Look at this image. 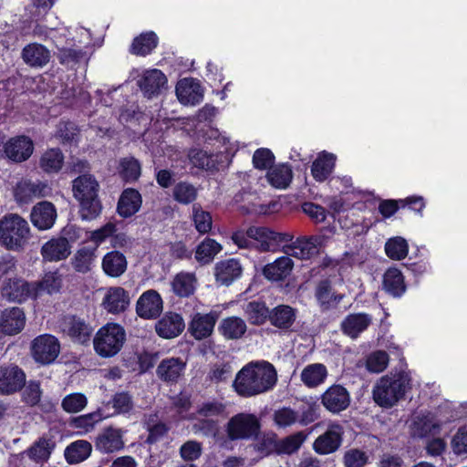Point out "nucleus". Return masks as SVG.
Instances as JSON below:
<instances>
[{
	"label": "nucleus",
	"instance_id": "nucleus-60",
	"mask_svg": "<svg viewBox=\"0 0 467 467\" xmlns=\"http://www.w3.org/2000/svg\"><path fill=\"white\" fill-rule=\"evenodd\" d=\"M202 452V443L196 441H188L180 448V456L186 462L198 460Z\"/></svg>",
	"mask_w": 467,
	"mask_h": 467
},
{
	"label": "nucleus",
	"instance_id": "nucleus-17",
	"mask_svg": "<svg viewBox=\"0 0 467 467\" xmlns=\"http://www.w3.org/2000/svg\"><path fill=\"white\" fill-rule=\"evenodd\" d=\"M130 303L129 294L124 288L112 286L106 290L101 306L110 314H119L129 307Z\"/></svg>",
	"mask_w": 467,
	"mask_h": 467
},
{
	"label": "nucleus",
	"instance_id": "nucleus-39",
	"mask_svg": "<svg viewBox=\"0 0 467 467\" xmlns=\"http://www.w3.org/2000/svg\"><path fill=\"white\" fill-rule=\"evenodd\" d=\"M384 290L393 296H400L406 290L404 277L397 268H389L383 276Z\"/></svg>",
	"mask_w": 467,
	"mask_h": 467
},
{
	"label": "nucleus",
	"instance_id": "nucleus-45",
	"mask_svg": "<svg viewBox=\"0 0 467 467\" xmlns=\"http://www.w3.org/2000/svg\"><path fill=\"white\" fill-rule=\"evenodd\" d=\"M222 250V246L213 239H204L195 250V260L201 265L211 263L215 255Z\"/></svg>",
	"mask_w": 467,
	"mask_h": 467
},
{
	"label": "nucleus",
	"instance_id": "nucleus-30",
	"mask_svg": "<svg viewBox=\"0 0 467 467\" xmlns=\"http://www.w3.org/2000/svg\"><path fill=\"white\" fill-rule=\"evenodd\" d=\"M141 202V196L137 190L126 189L119 197L118 213L121 217H130L140 210Z\"/></svg>",
	"mask_w": 467,
	"mask_h": 467
},
{
	"label": "nucleus",
	"instance_id": "nucleus-34",
	"mask_svg": "<svg viewBox=\"0 0 467 467\" xmlns=\"http://www.w3.org/2000/svg\"><path fill=\"white\" fill-rule=\"evenodd\" d=\"M293 266L294 262L288 255L281 256L275 262L266 265L263 269V275L269 280H282L289 275Z\"/></svg>",
	"mask_w": 467,
	"mask_h": 467
},
{
	"label": "nucleus",
	"instance_id": "nucleus-54",
	"mask_svg": "<svg viewBox=\"0 0 467 467\" xmlns=\"http://www.w3.org/2000/svg\"><path fill=\"white\" fill-rule=\"evenodd\" d=\"M385 252L389 258L401 260L407 256L409 252L407 241L400 236L391 238L385 244Z\"/></svg>",
	"mask_w": 467,
	"mask_h": 467
},
{
	"label": "nucleus",
	"instance_id": "nucleus-23",
	"mask_svg": "<svg viewBox=\"0 0 467 467\" xmlns=\"http://www.w3.org/2000/svg\"><path fill=\"white\" fill-rule=\"evenodd\" d=\"M243 273V267L236 259L223 260L216 264L214 275L216 282L221 285H230L238 279Z\"/></svg>",
	"mask_w": 467,
	"mask_h": 467
},
{
	"label": "nucleus",
	"instance_id": "nucleus-56",
	"mask_svg": "<svg viewBox=\"0 0 467 467\" xmlns=\"http://www.w3.org/2000/svg\"><path fill=\"white\" fill-rule=\"evenodd\" d=\"M316 297L321 306L327 308L332 302L338 303L342 299V296H336L332 293L331 284L327 279L321 280L316 288Z\"/></svg>",
	"mask_w": 467,
	"mask_h": 467
},
{
	"label": "nucleus",
	"instance_id": "nucleus-36",
	"mask_svg": "<svg viewBox=\"0 0 467 467\" xmlns=\"http://www.w3.org/2000/svg\"><path fill=\"white\" fill-rule=\"evenodd\" d=\"M246 323L238 317L223 318L218 327V330L222 336L231 340L241 338L246 332Z\"/></svg>",
	"mask_w": 467,
	"mask_h": 467
},
{
	"label": "nucleus",
	"instance_id": "nucleus-38",
	"mask_svg": "<svg viewBox=\"0 0 467 467\" xmlns=\"http://www.w3.org/2000/svg\"><path fill=\"white\" fill-rule=\"evenodd\" d=\"M327 377V369L321 363H313L306 366L301 371L300 379L308 388H316L323 384Z\"/></svg>",
	"mask_w": 467,
	"mask_h": 467
},
{
	"label": "nucleus",
	"instance_id": "nucleus-59",
	"mask_svg": "<svg viewBox=\"0 0 467 467\" xmlns=\"http://www.w3.org/2000/svg\"><path fill=\"white\" fill-rule=\"evenodd\" d=\"M274 420L279 428H286L298 420V415L294 410L284 407L275 411Z\"/></svg>",
	"mask_w": 467,
	"mask_h": 467
},
{
	"label": "nucleus",
	"instance_id": "nucleus-50",
	"mask_svg": "<svg viewBox=\"0 0 467 467\" xmlns=\"http://www.w3.org/2000/svg\"><path fill=\"white\" fill-rule=\"evenodd\" d=\"M197 188L187 182H180L173 187L172 196L175 201L182 204H189L196 200Z\"/></svg>",
	"mask_w": 467,
	"mask_h": 467
},
{
	"label": "nucleus",
	"instance_id": "nucleus-44",
	"mask_svg": "<svg viewBox=\"0 0 467 467\" xmlns=\"http://www.w3.org/2000/svg\"><path fill=\"white\" fill-rule=\"evenodd\" d=\"M267 180L269 183L279 189L286 188L293 178L291 168L285 164H280L270 169L267 172Z\"/></svg>",
	"mask_w": 467,
	"mask_h": 467
},
{
	"label": "nucleus",
	"instance_id": "nucleus-62",
	"mask_svg": "<svg viewBox=\"0 0 467 467\" xmlns=\"http://www.w3.org/2000/svg\"><path fill=\"white\" fill-rule=\"evenodd\" d=\"M225 410V406L219 401H206L198 407L196 414L199 417L213 418L223 415Z\"/></svg>",
	"mask_w": 467,
	"mask_h": 467
},
{
	"label": "nucleus",
	"instance_id": "nucleus-61",
	"mask_svg": "<svg viewBox=\"0 0 467 467\" xmlns=\"http://www.w3.org/2000/svg\"><path fill=\"white\" fill-rule=\"evenodd\" d=\"M368 460L367 453L358 449L348 450L343 457V462L346 467H364L368 463Z\"/></svg>",
	"mask_w": 467,
	"mask_h": 467
},
{
	"label": "nucleus",
	"instance_id": "nucleus-43",
	"mask_svg": "<svg viewBox=\"0 0 467 467\" xmlns=\"http://www.w3.org/2000/svg\"><path fill=\"white\" fill-rule=\"evenodd\" d=\"M158 37L153 31L141 33L135 37L130 46V52L136 56H146L157 46Z\"/></svg>",
	"mask_w": 467,
	"mask_h": 467
},
{
	"label": "nucleus",
	"instance_id": "nucleus-26",
	"mask_svg": "<svg viewBox=\"0 0 467 467\" xmlns=\"http://www.w3.org/2000/svg\"><path fill=\"white\" fill-rule=\"evenodd\" d=\"M216 323V316L214 314H196L190 323L189 332L197 339L202 340L208 337L213 331Z\"/></svg>",
	"mask_w": 467,
	"mask_h": 467
},
{
	"label": "nucleus",
	"instance_id": "nucleus-32",
	"mask_svg": "<svg viewBox=\"0 0 467 467\" xmlns=\"http://www.w3.org/2000/svg\"><path fill=\"white\" fill-rule=\"evenodd\" d=\"M63 330L73 340L79 343L88 341L92 334L91 327L82 319L76 317H69L65 319Z\"/></svg>",
	"mask_w": 467,
	"mask_h": 467
},
{
	"label": "nucleus",
	"instance_id": "nucleus-27",
	"mask_svg": "<svg viewBox=\"0 0 467 467\" xmlns=\"http://www.w3.org/2000/svg\"><path fill=\"white\" fill-rule=\"evenodd\" d=\"M306 438V435L303 431H298L280 441H276V436H270L267 441L277 454H292L298 451Z\"/></svg>",
	"mask_w": 467,
	"mask_h": 467
},
{
	"label": "nucleus",
	"instance_id": "nucleus-29",
	"mask_svg": "<svg viewBox=\"0 0 467 467\" xmlns=\"http://www.w3.org/2000/svg\"><path fill=\"white\" fill-rule=\"evenodd\" d=\"M22 58L32 67H43L49 62L50 53L43 45L33 43L23 48Z\"/></svg>",
	"mask_w": 467,
	"mask_h": 467
},
{
	"label": "nucleus",
	"instance_id": "nucleus-5",
	"mask_svg": "<svg viewBox=\"0 0 467 467\" xmlns=\"http://www.w3.org/2000/svg\"><path fill=\"white\" fill-rule=\"evenodd\" d=\"M126 340L123 327L116 323H108L101 327L93 338L96 353L101 358H111L117 355Z\"/></svg>",
	"mask_w": 467,
	"mask_h": 467
},
{
	"label": "nucleus",
	"instance_id": "nucleus-15",
	"mask_svg": "<svg viewBox=\"0 0 467 467\" xmlns=\"http://www.w3.org/2000/svg\"><path fill=\"white\" fill-rule=\"evenodd\" d=\"M320 244L318 236L298 237L296 240H293L291 245L285 246V254L302 260L309 259L318 254Z\"/></svg>",
	"mask_w": 467,
	"mask_h": 467
},
{
	"label": "nucleus",
	"instance_id": "nucleus-42",
	"mask_svg": "<svg viewBox=\"0 0 467 467\" xmlns=\"http://www.w3.org/2000/svg\"><path fill=\"white\" fill-rule=\"evenodd\" d=\"M195 286L196 277L192 273L181 272L174 276L171 282L172 291L181 297L193 294Z\"/></svg>",
	"mask_w": 467,
	"mask_h": 467
},
{
	"label": "nucleus",
	"instance_id": "nucleus-40",
	"mask_svg": "<svg viewBox=\"0 0 467 467\" xmlns=\"http://www.w3.org/2000/svg\"><path fill=\"white\" fill-rule=\"evenodd\" d=\"M92 445L85 440H78L70 443L65 450V458L70 464L78 463L89 457Z\"/></svg>",
	"mask_w": 467,
	"mask_h": 467
},
{
	"label": "nucleus",
	"instance_id": "nucleus-35",
	"mask_svg": "<svg viewBox=\"0 0 467 467\" xmlns=\"http://www.w3.org/2000/svg\"><path fill=\"white\" fill-rule=\"evenodd\" d=\"M336 156L332 153L322 152L318 155L311 167V173L317 182L326 181L335 167Z\"/></svg>",
	"mask_w": 467,
	"mask_h": 467
},
{
	"label": "nucleus",
	"instance_id": "nucleus-58",
	"mask_svg": "<svg viewBox=\"0 0 467 467\" xmlns=\"http://www.w3.org/2000/svg\"><path fill=\"white\" fill-rule=\"evenodd\" d=\"M189 159L195 167L205 170L214 168L213 156L202 150H192L189 152Z\"/></svg>",
	"mask_w": 467,
	"mask_h": 467
},
{
	"label": "nucleus",
	"instance_id": "nucleus-6",
	"mask_svg": "<svg viewBox=\"0 0 467 467\" xmlns=\"http://www.w3.org/2000/svg\"><path fill=\"white\" fill-rule=\"evenodd\" d=\"M260 421L251 413H238L226 424L227 437L231 441L256 439L260 432Z\"/></svg>",
	"mask_w": 467,
	"mask_h": 467
},
{
	"label": "nucleus",
	"instance_id": "nucleus-21",
	"mask_svg": "<svg viewBox=\"0 0 467 467\" xmlns=\"http://www.w3.org/2000/svg\"><path fill=\"white\" fill-rule=\"evenodd\" d=\"M176 95L184 105H196L202 99L201 85L193 78H182L176 85Z\"/></svg>",
	"mask_w": 467,
	"mask_h": 467
},
{
	"label": "nucleus",
	"instance_id": "nucleus-16",
	"mask_svg": "<svg viewBox=\"0 0 467 467\" xmlns=\"http://www.w3.org/2000/svg\"><path fill=\"white\" fill-rule=\"evenodd\" d=\"M124 431L121 429L109 427L99 433L96 439V449L102 453H113L122 450Z\"/></svg>",
	"mask_w": 467,
	"mask_h": 467
},
{
	"label": "nucleus",
	"instance_id": "nucleus-22",
	"mask_svg": "<svg viewBox=\"0 0 467 467\" xmlns=\"http://www.w3.org/2000/svg\"><path fill=\"white\" fill-rule=\"evenodd\" d=\"M71 247L67 238L57 237L46 242L41 247L44 261L58 262L66 259L71 253Z\"/></svg>",
	"mask_w": 467,
	"mask_h": 467
},
{
	"label": "nucleus",
	"instance_id": "nucleus-4",
	"mask_svg": "<svg viewBox=\"0 0 467 467\" xmlns=\"http://www.w3.org/2000/svg\"><path fill=\"white\" fill-rule=\"evenodd\" d=\"M30 239L28 223L17 214H8L0 220V244L8 250L21 251Z\"/></svg>",
	"mask_w": 467,
	"mask_h": 467
},
{
	"label": "nucleus",
	"instance_id": "nucleus-28",
	"mask_svg": "<svg viewBox=\"0 0 467 467\" xmlns=\"http://www.w3.org/2000/svg\"><path fill=\"white\" fill-rule=\"evenodd\" d=\"M185 363L180 358L163 359L157 368V375L166 382H177L183 375Z\"/></svg>",
	"mask_w": 467,
	"mask_h": 467
},
{
	"label": "nucleus",
	"instance_id": "nucleus-46",
	"mask_svg": "<svg viewBox=\"0 0 467 467\" xmlns=\"http://www.w3.org/2000/svg\"><path fill=\"white\" fill-rule=\"evenodd\" d=\"M33 284L36 285V296H37L41 292L53 294L58 292L61 287V275H59L57 270L50 271L46 273L40 281L33 282Z\"/></svg>",
	"mask_w": 467,
	"mask_h": 467
},
{
	"label": "nucleus",
	"instance_id": "nucleus-10",
	"mask_svg": "<svg viewBox=\"0 0 467 467\" xmlns=\"http://www.w3.org/2000/svg\"><path fill=\"white\" fill-rule=\"evenodd\" d=\"M350 394L341 385H332L321 396L322 405L331 413L337 414L350 404Z\"/></svg>",
	"mask_w": 467,
	"mask_h": 467
},
{
	"label": "nucleus",
	"instance_id": "nucleus-55",
	"mask_svg": "<svg viewBox=\"0 0 467 467\" xmlns=\"http://www.w3.org/2000/svg\"><path fill=\"white\" fill-rule=\"evenodd\" d=\"M192 220L198 233L204 234L211 231L213 225L212 215L199 204L192 206Z\"/></svg>",
	"mask_w": 467,
	"mask_h": 467
},
{
	"label": "nucleus",
	"instance_id": "nucleus-49",
	"mask_svg": "<svg viewBox=\"0 0 467 467\" xmlns=\"http://www.w3.org/2000/svg\"><path fill=\"white\" fill-rule=\"evenodd\" d=\"M252 230H261V227L251 226L246 231L238 230L232 234V240L241 249H247L253 246L258 248L259 244H262L261 237L254 236Z\"/></svg>",
	"mask_w": 467,
	"mask_h": 467
},
{
	"label": "nucleus",
	"instance_id": "nucleus-31",
	"mask_svg": "<svg viewBox=\"0 0 467 467\" xmlns=\"http://www.w3.org/2000/svg\"><path fill=\"white\" fill-rule=\"evenodd\" d=\"M49 192L47 183L42 182L23 181L16 189V197L20 202H27L32 198L46 196Z\"/></svg>",
	"mask_w": 467,
	"mask_h": 467
},
{
	"label": "nucleus",
	"instance_id": "nucleus-51",
	"mask_svg": "<svg viewBox=\"0 0 467 467\" xmlns=\"http://www.w3.org/2000/svg\"><path fill=\"white\" fill-rule=\"evenodd\" d=\"M245 315L249 322L253 325H262L269 318L270 311L262 302L253 301L246 305L244 308Z\"/></svg>",
	"mask_w": 467,
	"mask_h": 467
},
{
	"label": "nucleus",
	"instance_id": "nucleus-64",
	"mask_svg": "<svg viewBox=\"0 0 467 467\" xmlns=\"http://www.w3.org/2000/svg\"><path fill=\"white\" fill-rule=\"evenodd\" d=\"M451 446L458 455L467 453V426L458 430L451 441Z\"/></svg>",
	"mask_w": 467,
	"mask_h": 467
},
{
	"label": "nucleus",
	"instance_id": "nucleus-11",
	"mask_svg": "<svg viewBox=\"0 0 467 467\" xmlns=\"http://www.w3.org/2000/svg\"><path fill=\"white\" fill-rule=\"evenodd\" d=\"M343 434L344 431L341 425L331 424L327 430L314 441L313 448L315 451L322 455L335 452L342 443Z\"/></svg>",
	"mask_w": 467,
	"mask_h": 467
},
{
	"label": "nucleus",
	"instance_id": "nucleus-48",
	"mask_svg": "<svg viewBox=\"0 0 467 467\" xmlns=\"http://www.w3.org/2000/svg\"><path fill=\"white\" fill-rule=\"evenodd\" d=\"M64 156L59 149H50L40 158L41 169L48 173L57 172L63 165Z\"/></svg>",
	"mask_w": 467,
	"mask_h": 467
},
{
	"label": "nucleus",
	"instance_id": "nucleus-19",
	"mask_svg": "<svg viewBox=\"0 0 467 467\" xmlns=\"http://www.w3.org/2000/svg\"><path fill=\"white\" fill-rule=\"evenodd\" d=\"M5 154L16 162L26 161L33 153V141L26 136H17L10 139L5 144Z\"/></svg>",
	"mask_w": 467,
	"mask_h": 467
},
{
	"label": "nucleus",
	"instance_id": "nucleus-12",
	"mask_svg": "<svg viewBox=\"0 0 467 467\" xmlns=\"http://www.w3.org/2000/svg\"><path fill=\"white\" fill-rule=\"evenodd\" d=\"M26 375L16 365L0 367V394H13L25 385Z\"/></svg>",
	"mask_w": 467,
	"mask_h": 467
},
{
	"label": "nucleus",
	"instance_id": "nucleus-7",
	"mask_svg": "<svg viewBox=\"0 0 467 467\" xmlns=\"http://www.w3.org/2000/svg\"><path fill=\"white\" fill-rule=\"evenodd\" d=\"M20 277H5L1 284L0 292L3 298L10 302L23 303L28 298H35L36 286Z\"/></svg>",
	"mask_w": 467,
	"mask_h": 467
},
{
	"label": "nucleus",
	"instance_id": "nucleus-37",
	"mask_svg": "<svg viewBox=\"0 0 467 467\" xmlns=\"http://www.w3.org/2000/svg\"><path fill=\"white\" fill-rule=\"evenodd\" d=\"M55 441L49 438H39L24 453L33 462L39 463L47 462L54 448Z\"/></svg>",
	"mask_w": 467,
	"mask_h": 467
},
{
	"label": "nucleus",
	"instance_id": "nucleus-24",
	"mask_svg": "<svg viewBox=\"0 0 467 467\" xmlns=\"http://www.w3.org/2000/svg\"><path fill=\"white\" fill-rule=\"evenodd\" d=\"M182 317L176 313L165 314L156 324L157 334L164 338H172L179 336L184 329Z\"/></svg>",
	"mask_w": 467,
	"mask_h": 467
},
{
	"label": "nucleus",
	"instance_id": "nucleus-25",
	"mask_svg": "<svg viewBox=\"0 0 467 467\" xmlns=\"http://www.w3.org/2000/svg\"><path fill=\"white\" fill-rule=\"evenodd\" d=\"M372 322V317L366 313L349 314L341 322L343 333L351 338H357Z\"/></svg>",
	"mask_w": 467,
	"mask_h": 467
},
{
	"label": "nucleus",
	"instance_id": "nucleus-63",
	"mask_svg": "<svg viewBox=\"0 0 467 467\" xmlns=\"http://www.w3.org/2000/svg\"><path fill=\"white\" fill-rule=\"evenodd\" d=\"M113 408L118 413L129 412L133 406L131 397L127 392H119L113 396L111 400Z\"/></svg>",
	"mask_w": 467,
	"mask_h": 467
},
{
	"label": "nucleus",
	"instance_id": "nucleus-41",
	"mask_svg": "<svg viewBox=\"0 0 467 467\" xmlns=\"http://www.w3.org/2000/svg\"><path fill=\"white\" fill-rule=\"evenodd\" d=\"M269 320L280 329H288L296 320V312L291 306L281 305L270 312Z\"/></svg>",
	"mask_w": 467,
	"mask_h": 467
},
{
	"label": "nucleus",
	"instance_id": "nucleus-53",
	"mask_svg": "<svg viewBox=\"0 0 467 467\" xmlns=\"http://www.w3.org/2000/svg\"><path fill=\"white\" fill-rule=\"evenodd\" d=\"M389 358L387 352L376 350L369 353L365 358V367L370 373H380L389 365Z\"/></svg>",
	"mask_w": 467,
	"mask_h": 467
},
{
	"label": "nucleus",
	"instance_id": "nucleus-3",
	"mask_svg": "<svg viewBox=\"0 0 467 467\" xmlns=\"http://www.w3.org/2000/svg\"><path fill=\"white\" fill-rule=\"evenodd\" d=\"M99 190L98 181L88 173L79 175L72 182L73 196L79 202V213L83 220H92L100 213Z\"/></svg>",
	"mask_w": 467,
	"mask_h": 467
},
{
	"label": "nucleus",
	"instance_id": "nucleus-2",
	"mask_svg": "<svg viewBox=\"0 0 467 467\" xmlns=\"http://www.w3.org/2000/svg\"><path fill=\"white\" fill-rule=\"evenodd\" d=\"M410 376L404 370L390 371L379 378L373 386L374 402L383 409L395 406L410 389Z\"/></svg>",
	"mask_w": 467,
	"mask_h": 467
},
{
	"label": "nucleus",
	"instance_id": "nucleus-1",
	"mask_svg": "<svg viewBox=\"0 0 467 467\" xmlns=\"http://www.w3.org/2000/svg\"><path fill=\"white\" fill-rule=\"evenodd\" d=\"M277 381L275 367L267 361L250 362L235 376L234 390L242 397H253L272 389Z\"/></svg>",
	"mask_w": 467,
	"mask_h": 467
},
{
	"label": "nucleus",
	"instance_id": "nucleus-18",
	"mask_svg": "<svg viewBox=\"0 0 467 467\" xmlns=\"http://www.w3.org/2000/svg\"><path fill=\"white\" fill-rule=\"evenodd\" d=\"M31 222L38 230L44 231L50 229L57 219V210L55 205L47 201L36 203L31 211Z\"/></svg>",
	"mask_w": 467,
	"mask_h": 467
},
{
	"label": "nucleus",
	"instance_id": "nucleus-20",
	"mask_svg": "<svg viewBox=\"0 0 467 467\" xmlns=\"http://www.w3.org/2000/svg\"><path fill=\"white\" fill-rule=\"evenodd\" d=\"M26 316L17 306L6 308L0 316V332L5 335L18 334L25 327Z\"/></svg>",
	"mask_w": 467,
	"mask_h": 467
},
{
	"label": "nucleus",
	"instance_id": "nucleus-14",
	"mask_svg": "<svg viewBox=\"0 0 467 467\" xmlns=\"http://www.w3.org/2000/svg\"><path fill=\"white\" fill-rule=\"evenodd\" d=\"M254 236L261 237L262 244H259L258 249L262 252H268L275 250V245L281 246L282 251L285 253V246L291 245L294 240V235L289 233L275 232L267 227H261V230H252Z\"/></svg>",
	"mask_w": 467,
	"mask_h": 467
},
{
	"label": "nucleus",
	"instance_id": "nucleus-47",
	"mask_svg": "<svg viewBox=\"0 0 467 467\" xmlns=\"http://www.w3.org/2000/svg\"><path fill=\"white\" fill-rule=\"evenodd\" d=\"M95 258L94 250L83 247L74 254L71 259V265L77 272L85 274L91 270Z\"/></svg>",
	"mask_w": 467,
	"mask_h": 467
},
{
	"label": "nucleus",
	"instance_id": "nucleus-57",
	"mask_svg": "<svg viewBox=\"0 0 467 467\" xmlns=\"http://www.w3.org/2000/svg\"><path fill=\"white\" fill-rule=\"evenodd\" d=\"M88 404L87 397L82 393H71L67 395L61 402V407L67 413H77L82 410Z\"/></svg>",
	"mask_w": 467,
	"mask_h": 467
},
{
	"label": "nucleus",
	"instance_id": "nucleus-13",
	"mask_svg": "<svg viewBox=\"0 0 467 467\" xmlns=\"http://www.w3.org/2000/svg\"><path fill=\"white\" fill-rule=\"evenodd\" d=\"M163 308L162 298L153 289L142 293L136 303V312L144 319H153L160 316Z\"/></svg>",
	"mask_w": 467,
	"mask_h": 467
},
{
	"label": "nucleus",
	"instance_id": "nucleus-33",
	"mask_svg": "<svg viewBox=\"0 0 467 467\" xmlns=\"http://www.w3.org/2000/svg\"><path fill=\"white\" fill-rule=\"evenodd\" d=\"M101 265L107 275L119 277L127 270L128 263L123 254L112 251L104 255Z\"/></svg>",
	"mask_w": 467,
	"mask_h": 467
},
{
	"label": "nucleus",
	"instance_id": "nucleus-52",
	"mask_svg": "<svg viewBox=\"0 0 467 467\" xmlns=\"http://www.w3.org/2000/svg\"><path fill=\"white\" fill-rule=\"evenodd\" d=\"M141 167L138 160L133 157H125L119 161V174L129 182H135L140 176Z\"/></svg>",
	"mask_w": 467,
	"mask_h": 467
},
{
	"label": "nucleus",
	"instance_id": "nucleus-8",
	"mask_svg": "<svg viewBox=\"0 0 467 467\" xmlns=\"http://www.w3.org/2000/svg\"><path fill=\"white\" fill-rule=\"evenodd\" d=\"M60 344L57 337L49 334L36 337L31 343L33 358L40 364L52 363L59 355Z\"/></svg>",
	"mask_w": 467,
	"mask_h": 467
},
{
	"label": "nucleus",
	"instance_id": "nucleus-9",
	"mask_svg": "<svg viewBox=\"0 0 467 467\" xmlns=\"http://www.w3.org/2000/svg\"><path fill=\"white\" fill-rule=\"evenodd\" d=\"M138 86L148 99L160 96L168 88L166 76L157 68L145 70L138 80Z\"/></svg>",
	"mask_w": 467,
	"mask_h": 467
}]
</instances>
